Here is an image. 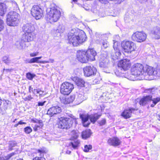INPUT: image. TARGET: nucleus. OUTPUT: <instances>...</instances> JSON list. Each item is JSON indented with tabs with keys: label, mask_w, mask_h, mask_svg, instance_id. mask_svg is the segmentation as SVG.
Instances as JSON below:
<instances>
[{
	"label": "nucleus",
	"mask_w": 160,
	"mask_h": 160,
	"mask_svg": "<svg viewBox=\"0 0 160 160\" xmlns=\"http://www.w3.org/2000/svg\"><path fill=\"white\" fill-rule=\"evenodd\" d=\"M23 37H22V40L20 41H18L16 43V45L17 48L19 50H22L24 49L26 47V44L25 42L26 41L23 39ZM28 42V41H27Z\"/></svg>",
	"instance_id": "5701e85b"
},
{
	"label": "nucleus",
	"mask_w": 160,
	"mask_h": 160,
	"mask_svg": "<svg viewBox=\"0 0 160 160\" xmlns=\"http://www.w3.org/2000/svg\"><path fill=\"white\" fill-rule=\"evenodd\" d=\"M12 69H5L4 68L3 70V72H5L6 73H8V72H10L12 71Z\"/></svg>",
	"instance_id": "6e6d98bb"
},
{
	"label": "nucleus",
	"mask_w": 160,
	"mask_h": 160,
	"mask_svg": "<svg viewBox=\"0 0 160 160\" xmlns=\"http://www.w3.org/2000/svg\"><path fill=\"white\" fill-rule=\"evenodd\" d=\"M37 58H38V60L39 59H40L41 58H42V56H40V57H37Z\"/></svg>",
	"instance_id": "0e129e2a"
},
{
	"label": "nucleus",
	"mask_w": 160,
	"mask_h": 160,
	"mask_svg": "<svg viewBox=\"0 0 160 160\" xmlns=\"http://www.w3.org/2000/svg\"><path fill=\"white\" fill-rule=\"evenodd\" d=\"M150 91V90L149 89L146 90H145V92H149Z\"/></svg>",
	"instance_id": "e2e57ef3"
},
{
	"label": "nucleus",
	"mask_w": 160,
	"mask_h": 160,
	"mask_svg": "<svg viewBox=\"0 0 160 160\" xmlns=\"http://www.w3.org/2000/svg\"><path fill=\"white\" fill-rule=\"evenodd\" d=\"M101 115H98L97 114L94 115L82 114L80 115V118L82 119L83 125L84 127H88L90 124L89 122H87L88 119H90L91 122L94 123L100 117Z\"/></svg>",
	"instance_id": "423d86ee"
},
{
	"label": "nucleus",
	"mask_w": 160,
	"mask_h": 160,
	"mask_svg": "<svg viewBox=\"0 0 160 160\" xmlns=\"http://www.w3.org/2000/svg\"><path fill=\"white\" fill-rule=\"evenodd\" d=\"M86 39L85 33L80 29L72 30L68 34V42L74 46L81 45L86 41Z\"/></svg>",
	"instance_id": "f257e3e1"
},
{
	"label": "nucleus",
	"mask_w": 160,
	"mask_h": 160,
	"mask_svg": "<svg viewBox=\"0 0 160 160\" xmlns=\"http://www.w3.org/2000/svg\"><path fill=\"white\" fill-rule=\"evenodd\" d=\"M73 80L75 81L76 84L80 87H82L84 86L85 84L84 81L81 78L77 77H75L73 79Z\"/></svg>",
	"instance_id": "393cba45"
},
{
	"label": "nucleus",
	"mask_w": 160,
	"mask_h": 160,
	"mask_svg": "<svg viewBox=\"0 0 160 160\" xmlns=\"http://www.w3.org/2000/svg\"><path fill=\"white\" fill-rule=\"evenodd\" d=\"M98 36L99 39L97 41V43L99 42L100 44L102 45V46L104 48H106L108 47L107 41L106 40H104L103 39L105 38V37L107 36V35L106 34H97V36Z\"/></svg>",
	"instance_id": "dca6fc26"
},
{
	"label": "nucleus",
	"mask_w": 160,
	"mask_h": 160,
	"mask_svg": "<svg viewBox=\"0 0 160 160\" xmlns=\"http://www.w3.org/2000/svg\"><path fill=\"white\" fill-rule=\"evenodd\" d=\"M84 73L86 76L89 77L95 74L97 70L93 66H86L83 68Z\"/></svg>",
	"instance_id": "4468645a"
},
{
	"label": "nucleus",
	"mask_w": 160,
	"mask_h": 160,
	"mask_svg": "<svg viewBox=\"0 0 160 160\" xmlns=\"http://www.w3.org/2000/svg\"><path fill=\"white\" fill-rule=\"evenodd\" d=\"M12 154L8 155L4 158H1L0 160H8L12 156Z\"/></svg>",
	"instance_id": "09e8293b"
},
{
	"label": "nucleus",
	"mask_w": 160,
	"mask_h": 160,
	"mask_svg": "<svg viewBox=\"0 0 160 160\" xmlns=\"http://www.w3.org/2000/svg\"><path fill=\"white\" fill-rule=\"evenodd\" d=\"M19 14L15 12H9L7 15V23L10 26L17 25L19 22Z\"/></svg>",
	"instance_id": "39448f33"
},
{
	"label": "nucleus",
	"mask_w": 160,
	"mask_h": 160,
	"mask_svg": "<svg viewBox=\"0 0 160 160\" xmlns=\"http://www.w3.org/2000/svg\"><path fill=\"white\" fill-rule=\"evenodd\" d=\"M132 38L133 41L141 42L145 40L146 35L142 32H137L132 35Z\"/></svg>",
	"instance_id": "9d476101"
},
{
	"label": "nucleus",
	"mask_w": 160,
	"mask_h": 160,
	"mask_svg": "<svg viewBox=\"0 0 160 160\" xmlns=\"http://www.w3.org/2000/svg\"><path fill=\"white\" fill-rule=\"evenodd\" d=\"M113 48L114 51L111 54V57L113 60L118 59L120 58L121 53L118 47L115 46V43H114Z\"/></svg>",
	"instance_id": "a211bd4d"
},
{
	"label": "nucleus",
	"mask_w": 160,
	"mask_h": 160,
	"mask_svg": "<svg viewBox=\"0 0 160 160\" xmlns=\"http://www.w3.org/2000/svg\"><path fill=\"white\" fill-rule=\"evenodd\" d=\"M106 120L105 119H103L101 121H99V123L100 126H102L105 124Z\"/></svg>",
	"instance_id": "8fccbe9b"
},
{
	"label": "nucleus",
	"mask_w": 160,
	"mask_h": 160,
	"mask_svg": "<svg viewBox=\"0 0 160 160\" xmlns=\"http://www.w3.org/2000/svg\"><path fill=\"white\" fill-rule=\"evenodd\" d=\"M29 92H32V90H33L31 86H30L29 87Z\"/></svg>",
	"instance_id": "052dcab7"
},
{
	"label": "nucleus",
	"mask_w": 160,
	"mask_h": 160,
	"mask_svg": "<svg viewBox=\"0 0 160 160\" xmlns=\"http://www.w3.org/2000/svg\"><path fill=\"white\" fill-rule=\"evenodd\" d=\"M32 92L34 94H39L40 95H42L43 93V92L41 91V90L38 89H34L33 90H32Z\"/></svg>",
	"instance_id": "79ce46f5"
},
{
	"label": "nucleus",
	"mask_w": 160,
	"mask_h": 160,
	"mask_svg": "<svg viewBox=\"0 0 160 160\" xmlns=\"http://www.w3.org/2000/svg\"><path fill=\"white\" fill-rule=\"evenodd\" d=\"M62 112L61 108L58 106H52L48 110L47 114L51 117L55 115L60 113Z\"/></svg>",
	"instance_id": "2eb2a0df"
},
{
	"label": "nucleus",
	"mask_w": 160,
	"mask_h": 160,
	"mask_svg": "<svg viewBox=\"0 0 160 160\" xmlns=\"http://www.w3.org/2000/svg\"><path fill=\"white\" fill-rule=\"evenodd\" d=\"M150 100V97L149 95L146 96L141 99L139 101V104L141 105L144 106L147 104Z\"/></svg>",
	"instance_id": "b1692460"
},
{
	"label": "nucleus",
	"mask_w": 160,
	"mask_h": 160,
	"mask_svg": "<svg viewBox=\"0 0 160 160\" xmlns=\"http://www.w3.org/2000/svg\"><path fill=\"white\" fill-rule=\"evenodd\" d=\"M32 121L34 123H38L39 125H38L37 124H36L35 126V127L34 128V129L35 131H36L37 130V128H35V127L37 128L38 127H39L40 126L42 127L43 125L42 121L40 120H38L37 119H32Z\"/></svg>",
	"instance_id": "c756f323"
},
{
	"label": "nucleus",
	"mask_w": 160,
	"mask_h": 160,
	"mask_svg": "<svg viewBox=\"0 0 160 160\" xmlns=\"http://www.w3.org/2000/svg\"><path fill=\"white\" fill-rule=\"evenodd\" d=\"M32 160H46L45 159L42 157H36L33 158Z\"/></svg>",
	"instance_id": "3c124183"
},
{
	"label": "nucleus",
	"mask_w": 160,
	"mask_h": 160,
	"mask_svg": "<svg viewBox=\"0 0 160 160\" xmlns=\"http://www.w3.org/2000/svg\"><path fill=\"white\" fill-rule=\"evenodd\" d=\"M139 0V1L141 3H142L143 2L142 0Z\"/></svg>",
	"instance_id": "338daca9"
},
{
	"label": "nucleus",
	"mask_w": 160,
	"mask_h": 160,
	"mask_svg": "<svg viewBox=\"0 0 160 160\" xmlns=\"http://www.w3.org/2000/svg\"><path fill=\"white\" fill-rule=\"evenodd\" d=\"M46 102L45 101H44L43 102H38V106H43L44 105V103Z\"/></svg>",
	"instance_id": "13d9d810"
},
{
	"label": "nucleus",
	"mask_w": 160,
	"mask_h": 160,
	"mask_svg": "<svg viewBox=\"0 0 160 160\" xmlns=\"http://www.w3.org/2000/svg\"><path fill=\"white\" fill-rule=\"evenodd\" d=\"M61 16L60 11L56 7H52L47 10V20L50 23L58 21Z\"/></svg>",
	"instance_id": "7ed1b4c3"
},
{
	"label": "nucleus",
	"mask_w": 160,
	"mask_h": 160,
	"mask_svg": "<svg viewBox=\"0 0 160 160\" xmlns=\"http://www.w3.org/2000/svg\"><path fill=\"white\" fill-rule=\"evenodd\" d=\"M157 90V88H156L154 87L151 88V93L153 94V92H156Z\"/></svg>",
	"instance_id": "5fc2aeb1"
},
{
	"label": "nucleus",
	"mask_w": 160,
	"mask_h": 160,
	"mask_svg": "<svg viewBox=\"0 0 160 160\" xmlns=\"http://www.w3.org/2000/svg\"><path fill=\"white\" fill-rule=\"evenodd\" d=\"M59 119L58 124V128L67 129L70 127V124L69 123V120L67 118H61Z\"/></svg>",
	"instance_id": "f8f14e48"
},
{
	"label": "nucleus",
	"mask_w": 160,
	"mask_h": 160,
	"mask_svg": "<svg viewBox=\"0 0 160 160\" xmlns=\"http://www.w3.org/2000/svg\"><path fill=\"white\" fill-rule=\"evenodd\" d=\"M7 11L6 5L3 3H0V16H3Z\"/></svg>",
	"instance_id": "a878e982"
},
{
	"label": "nucleus",
	"mask_w": 160,
	"mask_h": 160,
	"mask_svg": "<svg viewBox=\"0 0 160 160\" xmlns=\"http://www.w3.org/2000/svg\"><path fill=\"white\" fill-rule=\"evenodd\" d=\"M109 61L106 58H105L102 61H101L99 63L100 66L102 68H108L109 65Z\"/></svg>",
	"instance_id": "c85d7f7f"
},
{
	"label": "nucleus",
	"mask_w": 160,
	"mask_h": 160,
	"mask_svg": "<svg viewBox=\"0 0 160 160\" xmlns=\"http://www.w3.org/2000/svg\"><path fill=\"white\" fill-rule=\"evenodd\" d=\"M54 61V60L52 59H49V61H40L39 62L41 63H53Z\"/></svg>",
	"instance_id": "49530a36"
},
{
	"label": "nucleus",
	"mask_w": 160,
	"mask_h": 160,
	"mask_svg": "<svg viewBox=\"0 0 160 160\" xmlns=\"http://www.w3.org/2000/svg\"><path fill=\"white\" fill-rule=\"evenodd\" d=\"M37 57L31 59L28 62V63H32L34 62L40 63V61H38Z\"/></svg>",
	"instance_id": "ea45409f"
},
{
	"label": "nucleus",
	"mask_w": 160,
	"mask_h": 160,
	"mask_svg": "<svg viewBox=\"0 0 160 160\" xmlns=\"http://www.w3.org/2000/svg\"><path fill=\"white\" fill-rule=\"evenodd\" d=\"M79 144V142L78 140L75 139L73 142H72L69 144V147L71 146L74 149H77L78 146Z\"/></svg>",
	"instance_id": "7c9ffc66"
},
{
	"label": "nucleus",
	"mask_w": 160,
	"mask_h": 160,
	"mask_svg": "<svg viewBox=\"0 0 160 160\" xmlns=\"http://www.w3.org/2000/svg\"><path fill=\"white\" fill-rule=\"evenodd\" d=\"M26 98L27 100H30L32 98V97H31V95L28 96Z\"/></svg>",
	"instance_id": "bf43d9fd"
},
{
	"label": "nucleus",
	"mask_w": 160,
	"mask_h": 160,
	"mask_svg": "<svg viewBox=\"0 0 160 160\" xmlns=\"http://www.w3.org/2000/svg\"><path fill=\"white\" fill-rule=\"evenodd\" d=\"M160 76V69L152 68L151 70V80L156 79L157 77Z\"/></svg>",
	"instance_id": "f3484780"
},
{
	"label": "nucleus",
	"mask_w": 160,
	"mask_h": 160,
	"mask_svg": "<svg viewBox=\"0 0 160 160\" xmlns=\"http://www.w3.org/2000/svg\"><path fill=\"white\" fill-rule=\"evenodd\" d=\"M24 132L27 134L30 133L32 131V128L29 127H27L24 128Z\"/></svg>",
	"instance_id": "c03bdc74"
},
{
	"label": "nucleus",
	"mask_w": 160,
	"mask_h": 160,
	"mask_svg": "<svg viewBox=\"0 0 160 160\" xmlns=\"http://www.w3.org/2000/svg\"><path fill=\"white\" fill-rule=\"evenodd\" d=\"M13 7V9L14 10H17L18 8V5L17 3L15 1H12L11 2Z\"/></svg>",
	"instance_id": "4c0bfd02"
},
{
	"label": "nucleus",
	"mask_w": 160,
	"mask_h": 160,
	"mask_svg": "<svg viewBox=\"0 0 160 160\" xmlns=\"http://www.w3.org/2000/svg\"><path fill=\"white\" fill-rule=\"evenodd\" d=\"M72 138L76 139L78 137V133L76 131H73L72 132Z\"/></svg>",
	"instance_id": "e433bc0d"
},
{
	"label": "nucleus",
	"mask_w": 160,
	"mask_h": 160,
	"mask_svg": "<svg viewBox=\"0 0 160 160\" xmlns=\"http://www.w3.org/2000/svg\"><path fill=\"white\" fill-rule=\"evenodd\" d=\"M74 88L73 84L68 82L62 83L61 86L60 91L61 93L64 95H69Z\"/></svg>",
	"instance_id": "6e6552de"
},
{
	"label": "nucleus",
	"mask_w": 160,
	"mask_h": 160,
	"mask_svg": "<svg viewBox=\"0 0 160 160\" xmlns=\"http://www.w3.org/2000/svg\"><path fill=\"white\" fill-rule=\"evenodd\" d=\"M151 33L156 39L160 38V28L158 27L154 28L151 31Z\"/></svg>",
	"instance_id": "412c9836"
},
{
	"label": "nucleus",
	"mask_w": 160,
	"mask_h": 160,
	"mask_svg": "<svg viewBox=\"0 0 160 160\" xmlns=\"http://www.w3.org/2000/svg\"><path fill=\"white\" fill-rule=\"evenodd\" d=\"M131 65L130 60L128 59H124L120 61L118 63L119 69H123L126 70L129 68Z\"/></svg>",
	"instance_id": "ddd939ff"
},
{
	"label": "nucleus",
	"mask_w": 160,
	"mask_h": 160,
	"mask_svg": "<svg viewBox=\"0 0 160 160\" xmlns=\"http://www.w3.org/2000/svg\"><path fill=\"white\" fill-rule=\"evenodd\" d=\"M75 98L74 96H71L67 98H66V104H69L72 102Z\"/></svg>",
	"instance_id": "72a5a7b5"
},
{
	"label": "nucleus",
	"mask_w": 160,
	"mask_h": 160,
	"mask_svg": "<svg viewBox=\"0 0 160 160\" xmlns=\"http://www.w3.org/2000/svg\"><path fill=\"white\" fill-rule=\"evenodd\" d=\"M152 101L153 104L151 105V107H153L158 102L160 101V98L158 97L152 99L151 97V101Z\"/></svg>",
	"instance_id": "2f4dec72"
},
{
	"label": "nucleus",
	"mask_w": 160,
	"mask_h": 160,
	"mask_svg": "<svg viewBox=\"0 0 160 160\" xmlns=\"http://www.w3.org/2000/svg\"><path fill=\"white\" fill-rule=\"evenodd\" d=\"M88 60L92 61L95 60V56L97 55L96 51L93 49H90L86 51Z\"/></svg>",
	"instance_id": "6ab92c4d"
},
{
	"label": "nucleus",
	"mask_w": 160,
	"mask_h": 160,
	"mask_svg": "<svg viewBox=\"0 0 160 160\" xmlns=\"http://www.w3.org/2000/svg\"><path fill=\"white\" fill-rule=\"evenodd\" d=\"M130 79L131 80H134V79L133 78H130Z\"/></svg>",
	"instance_id": "774afa93"
},
{
	"label": "nucleus",
	"mask_w": 160,
	"mask_h": 160,
	"mask_svg": "<svg viewBox=\"0 0 160 160\" xmlns=\"http://www.w3.org/2000/svg\"><path fill=\"white\" fill-rule=\"evenodd\" d=\"M122 47L125 52L130 53L135 50L136 45L133 42L130 41H123L122 43Z\"/></svg>",
	"instance_id": "0eeeda50"
},
{
	"label": "nucleus",
	"mask_w": 160,
	"mask_h": 160,
	"mask_svg": "<svg viewBox=\"0 0 160 160\" xmlns=\"http://www.w3.org/2000/svg\"><path fill=\"white\" fill-rule=\"evenodd\" d=\"M4 28V23L3 21L0 18V32L2 31Z\"/></svg>",
	"instance_id": "a19ab883"
},
{
	"label": "nucleus",
	"mask_w": 160,
	"mask_h": 160,
	"mask_svg": "<svg viewBox=\"0 0 160 160\" xmlns=\"http://www.w3.org/2000/svg\"><path fill=\"white\" fill-rule=\"evenodd\" d=\"M71 152L70 151L67 150V151H66L65 152V153L67 154H70Z\"/></svg>",
	"instance_id": "680f3d73"
},
{
	"label": "nucleus",
	"mask_w": 160,
	"mask_h": 160,
	"mask_svg": "<svg viewBox=\"0 0 160 160\" xmlns=\"http://www.w3.org/2000/svg\"><path fill=\"white\" fill-rule=\"evenodd\" d=\"M134 110L135 109L133 108L125 110L122 113V116L125 119L129 118L131 116L132 111Z\"/></svg>",
	"instance_id": "4be33fe9"
},
{
	"label": "nucleus",
	"mask_w": 160,
	"mask_h": 160,
	"mask_svg": "<svg viewBox=\"0 0 160 160\" xmlns=\"http://www.w3.org/2000/svg\"><path fill=\"white\" fill-rule=\"evenodd\" d=\"M10 103V102L8 101H5L3 103L4 105V110L7 109L8 108V106Z\"/></svg>",
	"instance_id": "de8ad7c7"
},
{
	"label": "nucleus",
	"mask_w": 160,
	"mask_h": 160,
	"mask_svg": "<svg viewBox=\"0 0 160 160\" xmlns=\"http://www.w3.org/2000/svg\"><path fill=\"white\" fill-rule=\"evenodd\" d=\"M22 29L24 32L23 36L25 41L28 42L32 41L33 40V32L35 28L33 25L31 23H27L24 25Z\"/></svg>",
	"instance_id": "20e7f679"
},
{
	"label": "nucleus",
	"mask_w": 160,
	"mask_h": 160,
	"mask_svg": "<svg viewBox=\"0 0 160 160\" xmlns=\"http://www.w3.org/2000/svg\"><path fill=\"white\" fill-rule=\"evenodd\" d=\"M39 53V52H36L31 53L30 54V56L31 57H34L38 55Z\"/></svg>",
	"instance_id": "864d4df0"
},
{
	"label": "nucleus",
	"mask_w": 160,
	"mask_h": 160,
	"mask_svg": "<svg viewBox=\"0 0 160 160\" xmlns=\"http://www.w3.org/2000/svg\"><path fill=\"white\" fill-rule=\"evenodd\" d=\"M65 30V27L64 26L62 25H59L56 30V32H58L59 33H63Z\"/></svg>",
	"instance_id": "473e14b6"
},
{
	"label": "nucleus",
	"mask_w": 160,
	"mask_h": 160,
	"mask_svg": "<svg viewBox=\"0 0 160 160\" xmlns=\"http://www.w3.org/2000/svg\"><path fill=\"white\" fill-rule=\"evenodd\" d=\"M150 71L149 66L146 64L143 66L141 64L137 63L134 64L132 68L131 74L135 77H138L144 73L145 76L148 75L149 77L150 76Z\"/></svg>",
	"instance_id": "f03ea898"
},
{
	"label": "nucleus",
	"mask_w": 160,
	"mask_h": 160,
	"mask_svg": "<svg viewBox=\"0 0 160 160\" xmlns=\"http://www.w3.org/2000/svg\"><path fill=\"white\" fill-rule=\"evenodd\" d=\"M158 119L159 121H160V115L158 116Z\"/></svg>",
	"instance_id": "69168bd1"
},
{
	"label": "nucleus",
	"mask_w": 160,
	"mask_h": 160,
	"mask_svg": "<svg viewBox=\"0 0 160 160\" xmlns=\"http://www.w3.org/2000/svg\"><path fill=\"white\" fill-rule=\"evenodd\" d=\"M32 16L37 20L40 19L43 16V11L38 6L34 5L31 10Z\"/></svg>",
	"instance_id": "1a4fd4ad"
},
{
	"label": "nucleus",
	"mask_w": 160,
	"mask_h": 160,
	"mask_svg": "<svg viewBox=\"0 0 160 160\" xmlns=\"http://www.w3.org/2000/svg\"><path fill=\"white\" fill-rule=\"evenodd\" d=\"M61 102L64 104H66V98L64 96H61L60 97Z\"/></svg>",
	"instance_id": "a18cd8bd"
},
{
	"label": "nucleus",
	"mask_w": 160,
	"mask_h": 160,
	"mask_svg": "<svg viewBox=\"0 0 160 160\" xmlns=\"http://www.w3.org/2000/svg\"><path fill=\"white\" fill-rule=\"evenodd\" d=\"M26 122H22V121H19L18 123L17 124L15 125V127H17L19 124H26Z\"/></svg>",
	"instance_id": "4d7b16f0"
},
{
	"label": "nucleus",
	"mask_w": 160,
	"mask_h": 160,
	"mask_svg": "<svg viewBox=\"0 0 160 160\" xmlns=\"http://www.w3.org/2000/svg\"><path fill=\"white\" fill-rule=\"evenodd\" d=\"M108 143L110 145L117 146L119 145L121 143V140L117 137H114L110 138L108 140Z\"/></svg>",
	"instance_id": "aec40b11"
},
{
	"label": "nucleus",
	"mask_w": 160,
	"mask_h": 160,
	"mask_svg": "<svg viewBox=\"0 0 160 160\" xmlns=\"http://www.w3.org/2000/svg\"><path fill=\"white\" fill-rule=\"evenodd\" d=\"M92 148V146L91 145H86L84 146V151L85 152H88L89 150L91 149Z\"/></svg>",
	"instance_id": "58836bf2"
},
{
	"label": "nucleus",
	"mask_w": 160,
	"mask_h": 160,
	"mask_svg": "<svg viewBox=\"0 0 160 160\" xmlns=\"http://www.w3.org/2000/svg\"><path fill=\"white\" fill-rule=\"evenodd\" d=\"M35 76V75L32 74L30 72L27 73L26 74V77L27 78L30 80H32L33 78Z\"/></svg>",
	"instance_id": "f704fd0d"
},
{
	"label": "nucleus",
	"mask_w": 160,
	"mask_h": 160,
	"mask_svg": "<svg viewBox=\"0 0 160 160\" xmlns=\"http://www.w3.org/2000/svg\"><path fill=\"white\" fill-rule=\"evenodd\" d=\"M86 98L87 97L85 96L84 94L82 92L78 94L77 100L79 103L82 102L83 101L86 100Z\"/></svg>",
	"instance_id": "cd10ccee"
},
{
	"label": "nucleus",
	"mask_w": 160,
	"mask_h": 160,
	"mask_svg": "<svg viewBox=\"0 0 160 160\" xmlns=\"http://www.w3.org/2000/svg\"><path fill=\"white\" fill-rule=\"evenodd\" d=\"M91 133V131L90 129H87L82 132V138L86 139L90 137Z\"/></svg>",
	"instance_id": "bb28decb"
},
{
	"label": "nucleus",
	"mask_w": 160,
	"mask_h": 160,
	"mask_svg": "<svg viewBox=\"0 0 160 160\" xmlns=\"http://www.w3.org/2000/svg\"><path fill=\"white\" fill-rule=\"evenodd\" d=\"M16 144V143L14 141H11L10 142L9 145V150H12V148L15 147Z\"/></svg>",
	"instance_id": "c9c22d12"
},
{
	"label": "nucleus",
	"mask_w": 160,
	"mask_h": 160,
	"mask_svg": "<svg viewBox=\"0 0 160 160\" xmlns=\"http://www.w3.org/2000/svg\"><path fill=\"white\" fill-rule=\"evenodd\" d=\"M77 57L78 60L82 63H86L88 61L85 51L79 50L77 52Z\"/></svg>",
	"instance_id": "9b49d317"
},
{
	"label": "nucleus",
	"mask_w": 160,
	"mask_h": 160,
	"mask_svg": "<svg viewBox=\"0 0 160 160\" xmlns=\"http://www.w3.org/2000/svg\"><path fill=\"white\" fill-rule=\"evenodd\" d=\"M3 60L4 62L7 64H8L10 62V60L6 57H4Z\"/></svg>",
	"instance_id": "603ef678"
},
{
	"label": "nucleus",
	"mask_w": 160,
	"mask_h": 160,
	"mask_svg": "<svg viewBox=\"0 0 160 160\" xmlns=\"http://www.w3.org/2000/svg\"><path fill=\"white\" fill-rule=\"evenodd\" d=\"M122 69H119V67H118V68L116 69L115 71V74L118 76H120L122 73L121 72H120V71Z\"/></svg>",
	"instance_id": "37998d69"
}]
</instances>
